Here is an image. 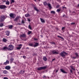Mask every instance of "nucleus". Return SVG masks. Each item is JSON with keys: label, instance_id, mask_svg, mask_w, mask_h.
I'll list each match as a JSON object with an SVG mask.
<instances>
[{"label": "nucleus", "instance_id": "1", "mask_svg": "<svg viewBox=\"0 0 79 79\" xmlns=\"http://www.w3.org/2000/svg\"><path fill=\"white\" fill-rule=\"evenodd\" d=\"M5 17L4 15H2L1 17H0V23H2V22H3V21H5Z\"/></svg>", "mask_w": 79, "mask_h": 79}, {"label": "nucleus", "instance_id": "2", "mask_svg": "<svg viewBox=\"0 0 79 79\" xmlns=\"http://www.w3.org/2000/svg\"><path fill=\"white\" fill-rule=\"evenodd\" d=\"M47 68V66H43L38 68L37 69L38 71H41L42 69H45Z\"/></svg>", "mask_w": 79, "mask_h": 79}, {"label": "nucleus", "instance_id": "3", "mask_svg": "<svg viewBox=\"0 0 79 79\" xmlns=\"http://www.w3.org/2000/svg\"><path fill=\"white\" fill-rule=\"evenodd\" d=\"M67 53L66 52L63 51V52H61L60 53V55L62 57H64L65 56V55H67Z\"/></svg>", "mask_w": 79, "mask_h": 79}, {"label": "nucleus", "instance_id": "4", "mask_svg": "<svg viewBox=\"0 0 79 79\" xmlns=\"http://www.w3.org/2000/svg\"><path fill=\"white\" fill-rule=\"evenodd\" d=\"M14 49V47L11 45H10L9 46L8 50H12Z\"/></svg>", "mask_w": 79, "mask_h": 79}, {"label": "nucleus", "instance_id": "5", "mask_svg": "<svg viewBox=\"0 0 79 79\" xmlns=\"http://www.w3.org/2000/svg\"><path fill=\"white\" fill-rule=\"evenodd\" d=\"M7 8L6 6L4 5H1L0 6V9H5V8Z\"/></svg>", "mask_w": 79, "mask_h": 79}, {"label": "nucleus", "instance_id": "6", "mask_svg": "<svg viewBox=\"0 0 79 79\" xmlns=\"http://www.w3.org/2000/svg\"><path fill=\"white\" fill-rule=\"evenodd\" d=\"M9 16L11 17V18H15L16 17V15L13 13H10Z\"/></svg>", "mask_w": 79, "mask_h": 79}, {"label": "nucleus", "instance_id": "7", "mask_svg": "<svg viewBox=\"0 0 79 79\" xmlns=\"http://www.w3.org/2000/svg\"><path fill=\"white\" fill-rule=\"evenodd\" d=\"M19 47H17L16 49L17 50H20L21 48V47H22V46H23V44H19L18 45Z\"/></svg>", "mask_w": 79, "mask_h": 79}, {"label": "nucleus", "instance_id": "8", "mask_svg": "<svg viewBox=\"0 0 79 79\" xmlns=\"http://www.w3.org/2000/svg\"><path fill=\"white\" fill-rule=\"evenodd\" d=\"M6 34L7 35V36H9L10 35V32L8 31L7 30L5 32Z\"/></svg>", "mask_w": 79, "mask_h": 79}, {"label": "nucleus", "instance_id": "9", "mask_svg": "<svg viewBox=\"0 0 79 79\" xmlns=\"http://www.w3.org/2000/svg\"><path fill=\"white\" fill-rule=\"evenodd\" d=\"M60 71L62 73H64V74H66L67 73V72H66V71H65L64 70L61 69H60Z\"/></svg>", "mask_w": 79, "mask_h": 79}, {"label": "nucleus", "instance_id": "10", "mask_svg": "<svg viewBox=\"0 0 79 79\" xmlns=\"http://www.w3.org/2000/svg\"><path fill=\"white\" fill-rule=\"evenodd\" d=\"M52 52L53 54H58V52H56L55 50L52 51Z\"/></svg>", "mask_w": 79, "mask_h": 79}, {"label": "nucleus", "instance_id": "11", "mask_svg": "<svg viewBox=\"0 0 79 79\" xmlns=\"http://www.w3.org/2000/svg\"><path fill=\"white\" fill-rule=\"evenodd\" d=\"M10 68H11L10 66H6L5 68V69H7V70H9V69H10Z\"/></svg>", "mask_w": 79, "mask_h": 79}, {"label": "nucleus", "instance_id": "12", "mask_svg": "<svg viewBox=\"0 0 79 79\" xmlns=\"http://www.w3.org/2000/svg\"><path fill=\"white\" fill-rule=\"evenodd\" d=\"M21 37H26V35L25 34H22L20 35V38Z\"/></svg>", "mask_w": 79, "mask_h": 79}, {"label": "nucleus", "instance_id": "13", "mask_svg": "<svg viewBox=\"0 0 79 79\" xmlns=\"http://www.w3.org/2000/svg\"><path fill=\"white\" fill-rule=\"evenodd\" d=\"M9 61L8 60H7L4 63V64L5 65H6V64H9Z\"/></svg>", "mask_w": 79, "mask_h": 79}, {"label": "nucleus", "instance_id": "14", "mask_svg": "<svg viewBox=\"0 0 79 79\" xmlns=\"http://www.w3.org/2000/svg\"><path fill=\"white\" fill-rule=\"evenodd\" d=\"M48 6L49 8V9L50 10H51V9H52V6H51V5H50V4L48 3Z\"/></svg>", "mask_w": 79, "mask_h": 79}, {"label": "nucleus", "instance_id": "15", "mask_svg": "<svg viewBox=\"0 0 79 79\" xmlns=\"http://www.w3.org/2000/svg\"><path fill=\"white\" fill-rule=\"evenodd\" d=\"M38 45H39V43H35V45H34V47H37V46H38Z\"/></svg>", "mask_w": 79, "mask_h": 79}, {"label": "nucleus", "instance_id": "16", "mask_svg": "<svg viewBox=\"0 0 79 79\" xmlns=\"http://www.w3.org/2000/svg\"><path fill=\"white\" fill-rule=\"evenodd\" d=\"M13 60H14V58H11L10 59V63H13Z\"/></svg>", "mask_w": 79, "mask_h": 79}, {"label": "nucleus", "instance_id": "17", "mask_svg": "<svg viewBox=\"0 0 79 79\" xmlns=\"http://www.w3.org/2000/svg\"><path fill=\"white\" fill-rule=\"evenodd\" d=\"M18 19H19V17L17 16L16 17V18L14 19L15 21H17Z\"/></svg>", "mask_w": 79, "mask_h": 79}, {"label": "nucleus", "instance_id": "18", "mask_svg": "<svg viewBox=\"0 0 79 79\" xmlns=\"http://www.w3.org/2000/svg\"><path fill=\"white\" fill-rule=\"evenodd\" d=\"M3 73L4 74H6L8 73V72L6 70H4Z\"/></svg>", "mask_w": 79, "mask_h": 79}, {"label": "nucleus", "instance_id": "19", "mask_svg": "<svg viewBox=\"0 0 79 79\" xmlns=\"http://www.w3.org/2000/svg\"><path fill=\"white\" fill-rule=\"evenodd\" d=\"M8 48H7L6 47H5L2 48V50H8Z\"/></svg>", "mask_w": 79, "mask_h": 79}, {"label": "nucleus", "instance_id": "20", "mask_svg": "<svg viewBox=\"0 0 79 79\" xmlns=\"http://www.w3.org/2000/svg\"><path fill=\"white\" fill-rule=\"evenodd\" d=\"M75 55L76 56V57L77 58H79V55H78V54L77 53H75Z\"/></svg>", "mask_w": 79, "mask_h": 79}, {"label": "nucleus", "instance_id": "21", "mask_svg": "<svg viewBox=\"0 0 79 79\" xmlns=\"http://www.w3.org/2000/svg\"><path fill=\"white\" fill-rule=\"evenodd\" d=\"M24 73V71L23 70H22L20 72V74H21Z\"/></svg>", "mask_w": 79, "mask_h": 79}, {"label": "nucleus", "instance_id": "22", "mask_svg": "<svg viewBox=\"0 0 79 79\" xmlns=\"http://www.w3.org/2000/svg\"><path fill=\"white\" fill-rule=\"evenodd\" d=\"M44 5H45V6H47L48 4L46 2H44Z\"/></svg>", "mask_w": 79, "mask_h": 79}, {"label": "nucleus", "instance_id": "23", "mask_svg": "<svg viewBox=\"0 0 79 79\" xmlns=\"http://www.w3.org/2000/svg\"><path fill=\"white\" fill-rule=\"evenodd\" d=\"M28 45H29V46H31V47H33L34 46L33 45V44L32 43H30Z\"/></svg>", "mask_w": 79, "mask_h": 79}, {"label": "nucleus", "instance_id": "24", "mask_svg": "<svg viewBox=\"0 0 79 79\" xmlns=\"http://www.w3.org/2000/svg\"><path fill=\"white\" fill-rule=\"evenodd\" d=\"M34 9L35 10H36V11H39V10L37 9L35 7H34Z\"/></svg>", "mask_w": 79, "mask_h": 79}, {"label": "nucleus", "instance_id": "25", "mask_svg": "<svg viewBox=\"0 0 79 79\" xmlns=\"http://www.w3.org/2000/svg\"><path fill=\"white\" fill-rule=\"evenodd\" d=\"M40 19H41V21L42 23H45V21L43 19L40 18Z\"/></svg>", "mask_w": 79, "mask_h": 79}, {"label": "nucleus", "instance_id": "26", "mask_svg": "<svg viewBox=\"0 0 79 79\" xmlns=\"http://www.w3.org/2000/svg\"><path fill=\"white\" fill-rule=\"evenodd\" d=\"M43 60H44V61H46L47 60V57H46L45 56L44 57Z\"/></svg>", "mask_w": 79, "mask_h": 79}, {"label": "nucleus", "instance_id": "27", "mask_svg": "<svg viewBox=\"0 0 79 79\" xmlns=\"http://www.w3.org/2000/svg\"><path fill=\"white\" fill-rule=\"evenodd\" d=\"M6 5H9V1H7L6 2Z\"/></svg>", "mask_w": 79, "mask_h": 79}, {"label": "nucleus", "instance_id": "28", "mask_svg": "<svg viewBox=\"0 0 79 79\" xmlns=\"http://www.w3.org/2000/svg\"><path fill=\"white\" fill-rule=\"evenodd\" d=\"M26 17H28V16H30V15L29 14H27L25 15Z\"/></svg>", "mask_w": 79, "mask_h": 79}, {"label": "nucleus", "instance_id": "29", "mask_svg": "<svg viewBox=\"0 0 79 79\" xmlns=\"http://www.w3.org/2000/svg\"><path fill=\"white\" fill-rule=\"evenodd\" d=\"M51 13H52V14H55V11H51Z\"/></svg>", "mask_w": 79, "mask_h": 79}, {"label": "nucleus", "instance_id": "30", "mask_svg": "<svg viewBox=\"0 0 79 79\" xmlns=\"http://www.w3.org/2000/svg\"><path fill=\"white\" fill-rule=\"evenodd\" d=\"M3 42H6V41H7V40H6V39H5V38H4L3 39Z\"/></svg>", "mask_w": 79, "mask_h": 79}, {"label": "nucleus", "instance_id": "31", "mask_svg": "<svg viewBox=\"0 0 79 79\" xmlns=\"http://www.w3.org/2000/svg\"><path fill=\"white\" fill-rule=\"evenodd\" d=\"M9 29H11V28H12V27H13V25H10L9 26Z\"/></svg>", "mask_w": 79, "mask_h": 79}, {"label": "nucleus", "instance_id": "32", "mask_svg": "<svg viewBox=\"0 0 79 79\" xmlns=\"http://www.w3.org/2000/svg\"><path fill=\"white\" fill-rule=\"evenodd\" d=\"M60 10H60V9H58L56 11L57 12H58L59 13V12H60Z\"/></svg>", "mask_w": 79, "mask_h": 79}, {"label": "nucleus", "instance_id": "33", "mask_svg": "<svg viewBox=\"0 0 79 79\" xmlns=\"http://www.w3.org/2000/svg\"><path fill=\"white\" fill-rule=\"evenodd\" d=\"M3 26V24L2 23H0V27H2Z\"/></svg>", "mask_w": 79, "mask_h": 79}, {"label": "nucleus", "instance_id": "34", "mask_svg": "<svg viewBox=\"0 0 79 79\" xmlns=\"http://www.w3.org/2000/svg\"><path fill=\"white\" fill-rule=\"evenodd\" d=\"M31 32H32L31 31H29L28 32V34H31Z\"/></svg>", "mask_w": 79, "mask_h": 79}, {"label": "nucleus", "instance_id": "35", "mask_svg": "<svg viewBox=\"0 0 79 79\" xmlns=\"http://www.w3.org/2000/svg\"><path fill=\"white\" fill-rule=\"evenodd\" d=\"M77 58L75 56V57H71V58H72V59H76Z\"/></svg>", "mask_w": 79, "mask_h": 79}, {"label": "nucleus", "instance_id": "36", "mask_svg": "<svg viewBox=\"0 0 79 79\" xmlns=\"http://www.w3.org/2000/svg\"><path fill=\"white\" fill-rule=\"evenodd\" d=\"M28 28L30 29H32V28H31V25H29L28 26Z\"/></svg>", "mask_w": 79, "mask_h": 79}, {"label": "nucleus", "instance_id": "37", "mask_svg": "<svg viewBox=\"0 0 79 79\" xmlns=\"http://www.w3.org/2000/svg\"><path fill=\"white\" fill-rule=\"evenodd\" d=\"M73 15H75L76 14V12L74 11H73V12L72 13Z\"/></svg>", "mask_w": 79, "mask_h": 79}, {"label": "nucleus", "instance_id": "38", "mask_svg": "<svg viewBox=\"0 0 79 79\" xmlns=\"http://www.w3.org/2000/svg\"><path fill=\"white\" fill-rule=\"evenodd\" d=\"M70 68L72 69H73V70H74V68L72 66H70Z\"/></svg>", "mask_w": 79, "mask_h": 79}, {"label": "nucleus", "instance_id": "39", "mask_svg": "<svg viewBox=\"0 0 79 79\" xmlns=\"http://www.w3.org/2000/svg\"><path fill=\"white\" fill-rule=\"evenodd\" d=\"M51 44H54V45H55V42H51Z\"/></svg>", "mask_w": 79, "mask_h": 79}, {"label": "nucleus", "instance_id": "40", "mask_svg": "<svg viewBox=\"0 0 79 79\" xmlns=\"http://www.w3.org/2000/svg\"><path fill=\"white\" fill-rule=\"evenodd\" d=\"M15 2V1L14 0H11V3H14Z\"/></svg>", "mask_w": 79, "mask_h": 79}, {"label": "nucleus", "instance_id": "41", "mask_svg": "<svg viewBox=\"0 0 79 79\" xmlns=\"http://www.w3.org/2000/svg\"><path fill=\"white\" fill-rule=\"evenodd\" d=\"M3 79H8V77H4Z\"/></svg>", "mask_w": 79, "mask_h": 79}, {"label": "nucleus", "instance_id": "42", "mask_svg": "<svg viewBox=\"0 0 79 79\" xmlns=\"http://www.w3.org/2000/svg\"><path fill=\"white\" fill-rule=\"evenodd\" d=\"M65 28V27H62V31H63V30H64V29Z\"/></svg>", "mask_w": 79, "mask_h": 79}, {"label": "nucleus", "instance_id": "43", "mask_svg": "<svg viewBox=\"0 0 79 79\" xmlns=\"http://www.w3.org/2000/svg\"><path fill=\"white\" fill-rule=\"evenodd\" d=\"M59 7H60V5H57L56 6V8H59Z\"/></svg>", "mask_w": 79, "mask_h": 79}, {"label": "nucleus", "instance_id": "44", "mask_svg": "<svg viewBox=\"0 0 79 79\" xmlns=\"http://www.w3.org/2000/svg\"><path fill=\"white\" fill-rule=\"evenodd\" d=\"M24 20H22V23H23V24H24Z\"/></svg>", "mask_w": 79, "mask_h": 79}, {"label": "nucleus", "instance_id": "45", "mask_svg": "<svg viewBox=\"0 0 79 79\" xmlns=\"http://www.w3.org/2000/svg\"><path fill=\"white\" fill-rule=\"evenodd\" d=\"M27 21L29 22H30V21H31V20H30V19H27Z\"/></svg>", "mask_w": 79, "mask_h": 79}, {"label": "nucleus", "instance_id": "46", "mask_svg": "<svg viewBox=\"0 0 79 79\" xmlns=\"http://www.w3.org/2000/svg\"><path fill=\"white\" fill-rule=\"evenodd\" d=\"M75 24V23H71V25H73L74 24Z\"/></svg>", "mask_w": 79, "mask_h": 79}, {"label": "nucleus", "instance_id": "47", "mask_svg": "<svg viewBox=\"0 0 79 79\" xmlns=\"http://www.w3.org/2000/svg\"><path fill=\"white\" fill-rule=\"evenodd\" d=\"M58 37H59V38H61V37L60 36L58 35L57 36Z\"/></svg>", "mask_w": 79, "mask_h": 79}, {"label": "nucleus", "instance_id": "48", "mask_svg": "<svg viewBox=\"0 0 79 79\" xmlns=\"http://www.w3.org/2000/svg\"><path fill=\"white\" fill-rule=\"evenodd\" d=\"M70 71L71 73H73V71H72V69H70Z\"/></svg>", "mask_w": 79, "mask_h": 79}, {"label": "nucleus", "instance_id": "49", "mask_svg": "<svg viewBox=\"0 0 79 79\" xmlns=\"http://www.w3.org/2000/svg\"><path fill=\"white\" fill-rule=\"evenodd\" d=\"M62 8H62V9H63H63L64 8H66V7H62Z\"/></svg>", "mask_w": 79, "mask_h": 79}, {"label": "nucleus", "instance_id": "50", "mask_svg": "<svg viewBox=\"0 0 79 79\" xmlns=\"http://www.w3.org/2000/svg\"><path fill=\"white\" fill-rule=\"evenodd\" d=\"M63 17H64V18H65V17H66V15H63Z\"/></svg>", "mask_w": 79, "mask_h": 79}, {"label": "nucleus", "instance_id": "51", "mask_svg": "<svg viewBox=\"0 0 79 79\" xmlns=\"http://www.w3.org/2000/svg\"><path fill=\"white\" fill-rule=\"evenodd\" d=\"M23 58H26V56H23Z\"/></svg>", "mask_w": 79, "mask_h": 79}, {"label": "nucleus", "instance_id": "52", "mask_svg": "<svg viewBox=\"0 0 79 79\" xmlns=\"http://www.w3.org/2000/svg\"><path fill=\"white\" fill-rule=\"evenodd\" d=\"M60 39H63V40L64 39L62 37H61V38H60Z\"/></svg>", "mask_w": 79, "mask_h": 79}, {"label": "nucleus", "instance_id": "53", "mask_svg": "<svg viewBox=\"0 0 79 79\" xmlns=\"http://www.w3.org/2000/svg\"><path fill=\"white\" fill-rule=\"evenodd\" d=\"M54 60H55V59H52V61H54Z\"/></svg>", "mask_w": 79, "mask_h": 79}, {"label": "nucleus", "instance_id": "54", "mask_svg": "<svg viewBox=\"0 0 79 79\" xmlns=\"http://www.w3.org/2000/svg\"><path fill=\"white\" fill-rule=\"evenodd\" d=\"M77 7H79V3L77 5Z\"/></svg>", "mask_w": 79, "mask_h": 79}, {"label": "nucleus", "instance_id": "55", "mask_svg": "<svg viewBox=\"0 0 79 79\" xmlns=\"http://www.w3.org/2000/svg\"><path fill=\"white\" fill-rule=\"evenodd\" d=\"M41 37H43V35H40Z\"/></svg>", "mask_w": 79, "mask_h": 79}, {"label": "nucleus", "instance_id": "56", "mask_svg": "<svg viewBox=\"0 0 79 79\" xmlns=\"http://www.w3.org/2000/svg\"><path fill=\"white\" fill-rule=\"evenodd\" d=\"M44 78H46V77L45 76H44Z\"/></svg>", "mask_w": 79, "mask_h": 79}, {"label": "nucleus", "instance_id": "57", "mask_svg": "<svg viewBox=\"0 0 79 79\" xmlns=\"http://www.w3.org/2000/svg\"><path fill=\"white\" fill-rule=\"evenodd\" d=\"M13 63H15V64H16V63L15 62H13Z\"/></svg>", "mask_w": 79, "mask_h": 79}, {"label": "nucleus", "instance_id": "58", "mask_svg": "<svg viewBox=\"0 0 79 79\" xmlns=\"http://www.w3.org/2000/svg\"><path fill=\"white\" fill-rule=\"evenodd\" d=\"M58 72V70H56V73H57Z\"/></svg>", "mask_w": 79, "mask_h": 79}, {"label": "nucleus", "instance_id": "59", "mask_svg": "<svg viewBox=\"0 0 79 79\" xmlns=\"http://www.w3.org/2000/svg\"><path fill=\"white\" fill-rule=\"evenodd\" d=\"M34 1H35V2H37V1H36V0H34Z\"/></svg>", "mask_w": 79, "mask_h": 79}, {"label": "nucleus", "instance_id": "60", "mask_svg": "<svg viewBox=\"0 0 79 79\" xmlns=\"http://www.w3.org/2000/svg\"><path fill=\"white\" fill-rule=\"evenodd\" d=\"M37 40V39H36V40Z\"/></svg>", "mask_w": 79, "mask_h": 79}, {"label": "nucleus", "instance_id": "61", "mask_svg": "<svg viewBox=\"0 0 79 79\" xmlns=\"http://www.w3.org/2000/svg\"><path fill=\"white\" fill-rule=\"evenodd\" d=\"M78 74H79V71L78 72Z\"/></svg>", "mask_w": 79, "mask_h": 79}]
</instances>
